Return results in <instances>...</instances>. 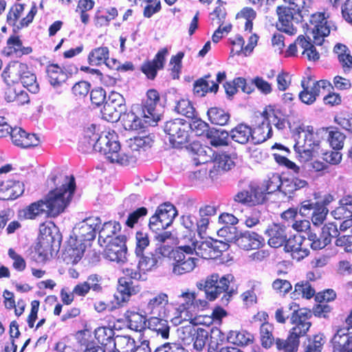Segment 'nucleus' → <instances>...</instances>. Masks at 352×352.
Here are the masks:
<instances>
[{"mask_svg":"<svg viewBox=\"0 0 352 352\" xmlns=\"http://www.w3.org/2000/svg\"><path fill=\"white\" fill-rule=\"evenodd\" d=\"M78 150L82 153L91 151L99 152L111 163L128 165L133 161L121 151V146L115 132L96 133V126L91 124L84 131L83 138L78 143Z\"/></svg>","mask_w":352,"mask_h":352,"instance_id":"f257e3e1","label":"nucleus"},{"mask_svg":"<svg viewBox=\"0 0 352 352\" xmlns=\"http://www.w3.org/2000/svg\"><path fill=\"white\" fill-rule=\"evenodd\" d=\"M76 188L73 176L65 177V182L60 188L50 191L44 199L32 203L21 210V219H34L37 217L47 214L56 217L62 212L71 201Z\"/></svg>","mask_w":352,"mask_h":352,"instance_id":"f03ea898","label":"nucleus"},{"mask_svg":"<svg viewBox=\"0 0 352 352\" xmlns=\"http://www.w3.org/2000/svg\"><path fill=\"white\" fill-rule=\"evenodd\" d=\"M304 28L308 40L300 35L297 38V43L303 49L302 54L306 55L309 60L316 61L320 58V54L311 41L312 38L315 45H320L324 41V38L329 34L330 28L327 25L324 14H311L309 22L305 23Z\"/></svg>","mask_w":352,"mask_h":352,"instance_id":"7ed1b4c3","label":"nucleus"},{"mask_svg":"<svg viewBox=\"0 0 352 352\" xmlns=\"http://www.w3.org/2000/svg\"><path fill=\"white\" fill-rule=\"evenodd\" d=\"M287 3L288 6H278L276 12L278 16V21L276 23L278 30L285 32L288 35H294L296 33V28L294 25L295 23H304L308 21L311 14L310 10L312 8V0H302V4H300V0H283Z\"/></svg>","mask_w":352,"mask_h":352,"instance_id":"20e7f679","label":"nucleus"},{"mask_svg":"<svg viewBox=\"0 0 352 352\" xmlns=\"http://www.w3.org/2000/svg\"><path fill=\"white\" fill-rule=\"evenodd\" d=\"M101 220L98 217H89L76 224L73 236L68 241L67 252L75 260H80L87 248V243L93 241L99 229Z\"/></svg>","mask_w":352,"mask_h":352,"instance_id":"39448f33","label":"nucleus"},{"mask_svg":"<svg viewBox=\"0 0 352 352\" xmlns=\"http://www.w3.org/2000/svg\"><path fill=\"white\" fill-rule=\"evenodd\" d=\"M233 280L234 276L230 274L220 276L214 273L197 282V287L205 292L206 298L210 301L214 300L223 294L220 300L221 304L227 305L232 296L237 293V288L233 285Z\"/></svg>","mask_w":352,"mask_h":352,"instance_id":"423d86ee","label":"nucleus"},{"mask_svg":"<svg viewBox=\"0 0 352 352\" xmlns=\"http://www.w3.org/2000/svg\"><path fill=\"white\" fill-rule=\"evenodd\" d=\"M311 316V311L307 309H294L290 320L295 326L292 329L287 340L277 338V349L285 352H296L299 345V338L305 335L311 327V322L308 321Z\"/></svg>","mask_w":352,"mask_h":352,"instance_id":"0eeeda50","label":"nucleus"},{"mask_svg":"<svg viewBox=\"0 0 352 352\" xmlns=\"http://www.w3.org/2000/svg\"><path fill=\"white\" fill-rule=\"evenodd\" d=\"M170 253V247L164 245L156 248L154 251L142 253L140 255H135L138 258L137 270L132 268L126 269V274L132 279L144 280L146 272L157 269L161 263L163 257Z\"/></svg>","mask_w":352,"mask_h":352,"instance_id":"6e6552de","label":"nucleus"},{"mask_svg":"<svg viewBox=\"0 0 352 352\" xmlns=\"http://www.w3.org/2000/svg\"><path fill=\"white\" fill-rule=\"evenodd\" d=\"M294 150L302 162L311 160L320 148V141L317 135L314 133L312 126H308L307 129L298 127L294 134Z\"/></svg>","mask_w":352,"mask_h":352,"instance_id":"1a4fd4ad","label":"nucleus"},{"mask_svg":"<svg viewBox=\"0 0 352 352\" xmlns=\"http://www.w3.org/2000/svg\"><path fill=\"white\" fill-rule=\"evenodd\" d=\"M193 250L190 245H181L172 250V273L175 276H182L194 270L199 259L192 256Z\"/></svg>","mask_w":352,"mask_h":352,"instance_id":"9d476101","label":"nucleus"},{"mask_svg":"<svg viewBox=\"0 0 352 352\" xmlns=\"http://www.w3.org/2000/svg\"><path fill=\"white\" fill-rule=\"evenodd\" d=\"M102 118L111 122L121 120L126 130L136 131L145 126V123L133 111L124 112L120 109L104 102L101 110Z\"/></svg>","mask_w":352,"mask_h":352,"instance_id":"9b49d317","label":"nucleus"},{"mask_svg":"<svg viewBox=\"0 0 352 352\" xmlns=\"http://www.w3.org/2000/svg\"><path fill=\"white\" fill-rule=\"evenodd\" d=\"M164 131L168 135L169 142L173 147H181L189 142V122L183 119L176 118L167 121L164 126Z\"/></svg>","mask_w":352,"mask_h":352,"instance_id":"f8f14e48","label":"nucleus"},{"mask_svg":"<svg viewBox=\"0 0 352 352\" xmlns=\"http://www.w3.org/2000/svg\"><path fill=\"white\" fill-rule=\"evenodd\" d=\"M179 305L177 308L179 316L173 318L175 324H181L182 320H193L195 317L192 312L195 309L206 307L208 302L205 300H196L195 294L183 293L179 296Z\"/></svg>","mask_w":352,"mask_h":352,"instance_id":"ddd939ff","label":"nucleus"},{"mask_svg":"<svg viewBox=\"0 0 352 352\" xmlns=\"http://www.w3.org/2000/svg\"><path fill=\"white\" fill-rule=\"evenodd\" d=\"M24 9V4L15 3L12 6L7 14L6 22L10 26L12 27V31L14 34L19 32V31L23 28L28 27L32 22L37 12L36 5L35 3H33L26 16L21 19L18 22Z\"/></svg>","mask_w":352,"mask_h":352,"instance_id":"4468645a","label":"nucleus"},{"mask_svg":"<svg viewBox=\"0 0 352 352\" xmlns=\"http://www.w3.org/2000/svg\"><path fill=\"white\" fill-rule=\"evenodd\" d=\"M126 240V238L124 235H119L109 240L104 250V257L117 263H125L127 254Z\"/></svg>","mask_w":352,"mask_h":352,"instance_id":"2eb2a0df","label":"nucleus"},{"mask_svg":"<svg viewBox=\"0 0 352 352\" xmlns=\"http://www.w3.org/2000/svg\"><path fill=\"white\" fill-rule=\"evenodd\" d=\"M160 101V94L155 89H149L146 93V99L142 102V110L144 118L142 122L145 126L142 129L150 126H154L159 120V115L156 112V105Z\"/></svg>","mask_w":352,"mask_h":352,"instance_id":"dca6fc26","label":"nucleus"},{"mask_svg":"<svg viewBox=\"0 0 352 352\" xmlns=\"http://www.w3.org/2000/svg\"><path fill=\"white\" fill-rule=\"evenodd\" d=\"M234 200L237 203L250 206L261 204L265 201V193L263 188L250 184L248 188L238 192Z\"/></svg>","mask_w":352,"mask_h":352,"instance_id":"f3484780","label":"nucleus"},{"mask_svg":"<svg viewBox=\"0 0 352 352\" xmlns=\"http://www.w3.org/2000/svg\"><path fill=\"white\" fill-rule=\"evenodd\" d=\"M305 236L294 235L293 237L287 238L284 243V250L291 253L293 259L300 261L309 254V249L305 245Z\"/></svg>","mask_w":352,"mask_h":352,"instance_id":"a211bd4d","label":"nucleus"},{"mask_svg":"<svg viewBox=\"0 0 352 352\" xmlns=\"http://www.w3.org/2000/svg\"><path fill=\"white\" fill-rule=\"evenodd\" d=\"M234 244L244 250H256L264 245V239L252 231H240L237 239H235Z\"/></svg>","mask_w":352,"mask_h":352,"instance_id":"6ab92c4d","label":"nucleus"},{"mask_svg":"<svg viewBox=\"0 0 352 352\" xmlns=\"http://www.w3.org/2000/svg\"><path fill=\"white\" fill-rule=\"evenodd\" d=\"M333 352H347L352 350V329L340 328L332 338Z\"/></svg>","mask_w":352,"mask_h":352,"instance_id":"aec40b11","label":"nucleus"},{"mask_svg":"<svg viewBox=\"0 0 352 352\" xmlns=\"http://www.w3.org/2000/svg\"><path fill=\"white\" fill-rule=\"evenodd\" d=\"M28 67L26 64L19 61L10 62L4 69L1 74L2 78L8 85L17 83L23 76Z\"/></svg>","mask_w":352,"mask_h":352,"instance_id":"412c9836","label":"nucleus"},{"mask_svg":"<svg viewBox=\"0 0 352 352\" xmlns=\"http://www.w3.org/2000/svg\"><path fill=\"white\" fill-rule=\"evenodd\" d=\"M10 137L13 144L21 148L36 146L40 142L36 134L28 133L20 127H14Z\"/></svg>","mask_w":352,"mask_h":352,"instance_id":"4be33fe9","label":"nucleus"},{"mask_svg":"<svg viewBox=\"0 0 352 352\" xmlns=\"http://www.w3.org/2000/svg\"><path fill=\"white\" fill-rule=\"evenodd\" d=\"M167 303L168 296L162 293L150 298L146 304L143 305L142 309L146 315L162 316Z\"/></svg>","mask_w":352,"mask_h":352,"instance_id":"5701e85b","label":"nucleus"},{"mask_svg":"<svg viewBox=\"0 0 352 352\" xmlns=\"http://www.w3.org/2000/svg\"><path fill=\"white\" fill-rule=\"evenodd\" d=\"M59 236H54L52 232L48 230V234H45V236H42L39 241V246L36 248V252L38 254V258L44 261L47 259L52 251L54 248H58L60 245Z\"/></svg>","mask_w":352,"mask_h":352,"instance_id":"b1692460","label":"nucleus"},{"mask_svg":"<svg viewBox=\"0 0 352 352\" xmlns=\"http://www.w3.org/2000/svg\"><path fill=\"white\" fill-rule=\"evenodd\" d=\"M46 73L50 85L54 87L60 86L69 77L67 70L57 64L48 65L46 67Z\"/></svg>","mask_w":352,"mask_h":352,"instance_id":"393cba45","label":"nucleus"},{"mask_svg":"<svg viewBox=\"0 0 352 352\" xmlns=\"http://www.w3.org/2000/svg\"><path fill=\"white\" fill-rule=\"evenodd\" d=\"M268 236V244L270 246L278 248L284 245L287 239V234L285 228L278 224H274L269 227L266 231Z\"/></svg>","mask_w":352,"mask_h":352,"instance_id":"a878e982","label":"nucleus"},{"mask_svg":"<svg viewBox=\"0 0 352 352\" xmlns=\"http://www.w3.org/2000/svg\"><path fill=\"white\" fill-rule=\"evenodd\" d=\"M210 75H206L204 77L197 80L193 85L194 94L198 97L204 96L208 92L216 93L219 89V85L213 80L208 79Z\"/></svg>","mask_w":352,"mask_h":352,"instance_id":"bb28decb","label":"nucleus"},{"mask_svg":"<svg viewBox=\"0 0 352 352\" xmlns=\"http://www.w3.org/2000/svg\"><path fill=\"white\" fill-rule=\"evenodd\" d=\"M252 144H261L272 137V129L266 118L263 117V120L257 127L252 129Z\"/></svg>","mask_w":352,"mask_h":352,"instance_id":"cd10ccee","label":"nucleus"},{"mask_svg":"<svg viewBox=\"0 0 352 352\" xmlns=\"http://www.w3.org/2000/svg\"><path fill=\"white\" fill-rule=\"evenodd\" d=\"M252 128L244 124H238L230 131V138L241 144H252Z\"/></svg>","mask_w":352,"mask_h":352,"instance_id":"c85d7f7f","label":"nucleus"},{"mask_svg":"<svg viewBox=\"0 0 352 352\" xmlns=\"http://www.w3.org/2000/svg\"><path fill=\"white\" fill-rule=\"evenodd\" d=\"M206 138L214 147L226 146L230 142V133L221 129L211 128L206 133Z\"/></svg>","mask_w":352,"mask_h":352,"instance_id":"c756f323","label":"nucleus"},{"mask_svg":"<svg viewBox=\"0 0 352 352\" xmlns=\"http://www.w3.org/2000/svg\"><path fill=\"white\" fill-rule=\"evenodd\" d=\"M162 316H153L148 319L147 327L155 331L162 338L167 339L169 336L170 327L168 321L161 318Z\"/></svg>","mask_w":352,"mask_h":352,"instance_id":"7c9ffc66","label":"nucleus"},{"mask_svg":"<svg viewBox=\"0 0 352 352\" xmlns=\"http://www.w3.org/2000/svg\"><path fill=\"white\" fill-rule=\"evenodd\" d=\"M118 283V292L115 295L118 301L125 302L131 295L135 294L138 292L137 287L132 286V282L127 280L125 278H120Z\"/></svg>","mask_w":352,"mask_h":352,"instance_id":"2f4dec72","label":"nucleus"},{"mask_svg":"<svg viewBox=\"0 0 352 352\" xmlns=\"http://www.w3.org/2000/svg\"><path fill=\"white\" fill-rule=\"evenodd\" d=\"M191 148L194 152L192 159L195 164H204L212 160V150L210 148L204 147L199 144L193 143L191 146Z\"/></svg>","mask_w":352,"mask_h":352,"instance_id":"473e14b6","label":"nucleus"},{"mask_svg":"<svg viewBox=\"0 0 352 352\" xmlns=\"http://www.w3.org/2000/svg\"><path fill=\"white\" fill-rule=\"evenodd\" d=\"M155 214L159 216L170 226L177 215V210L172 204L165 202L157 208Z\"/></svg>","mask_w":352,"mask_h":352,"instance_id":"72a5a7b5","label":"nucleus"},{"mask_svg":"<svg viewBox=\"0 0 352 352\" xmlns=\"http://www.w3.org/2000/svg\"><path fill=\"white\" fill-rule=\"evenodd\" d=\"M121 226L116 221L105 222L100 230L98 229L99 239L98 241L104 243H108L109 240L113 239V235L120 231Z\"/></svg>","mask_w":352,"mask_h":352,"instance_id":"f704fd0d","label":"nucleus"},{"mask_svg":"<svg viewBox=\"0 0 352 352\" xmlns=\"http://www.w3.org/2000/svg\"><path fill=\"white\" fill-rule=\"evenodd\" d=\"M129 327L135 331H142L147 327L148 320L142 314L134 311L126 313Z\"/></svg>","mask_w":352,"mask_h":352,"instance_id":"c9c22d12","label":"nucleus"},{"mask_svg":"<svg viewBox=\"0 0 352 352\" xmlns=\"http://www.w3.org/2000/svg\"><path fill=\"white\" fill-rule=\"evenodd\" d=\"M325 130L328 133L327 140L330 146L333 150L342 149L346 138L345 135L336 127H327Z\"/></svg>","mask_w":352,"mask_h":352,"instance_id":"e433bc0d","label":"nucleus"},{"mask_svg":"<svg viewBox=\"0 0 352 352\" xmlns=\"http://www.w3.org/2000/svg\"><path fill=\"white\" fill-rule=\"evenodd\" d=\"M109 51L107 47H98L93 49L88 55V62L91 65L98 66L108 59Z\"/></svg>","mask_w":352,"mask_h":352,"instance_id":"4c0bfd02","label":"nucleus"},{"mask_svg":"<svg viewBox=\"0 0 352 352\" xmlns=\"http://www.w3.org/2000/svg\"><path fill=\"white\" fill-rule=\"evenodd\" d=\"M209 120L212 124L223 126L230 119V115L223 109L211 107L207 111Z\"/></svg>","mask_w":352,"mask_h":352,"instance_id":"58836bf2","label":"nucleus"},{"mask_svg":"<svg viewBox=\"0 0 352 352\" xmlns=\"http://www.w3.org/2000/svg\"><path fill=\"white\" fill-rule=\"evenodd\" d=\"M153 143V136L150 134L146 135L143 132L142 135H138L131 138L129 146L132 151H139L141 148L146 150L148 148H151Z\"/></svg>","mask_w":352,"mask_h":352,"instance_id":"ea45409f","label":"nucleus"},{"mask_svg":"<svg viewBox=\"0 0 352 352\" xmlns=\"http://www.w3.org/2000/svg\"><path fill=\"white\" fill-rule=\"evenodd\" d=\"M305 236L306 239L305 247L310 245L314 250H321L329 244V241L327 238L323 239L321 234L320 236H318L316 233L311 230L306 232Z\"/></svg>","mask_w":352,"mask_h":352,"instance_id":"a19ab883","label":"nucleus"},{"mask_svg":"<svg viewBox=\"0 0 352 352\" xmlns=\"http://www.w3.org/2000/svg\"><path fill=\"white\" fill-rule=\"evenodd\" d=\"M225 340L226 336L219 328H212L208 343V352L219 351V346L224 343Z\"/></svg>","mask_w":352,"mask_h":352,"instance_id":"79ce46f5","label":"nucleus"},{"mask_svg":"<svg viewBox=\"0 0 352 352\" xmlns=\"http://www.w3.org/2000/svg\"><path fill=\"white\" fill-rule=\"evenodd\" d=\"M226 340L228 342L235 345H248L252 341V335L243 331H230L226 337Z\"/></svg>","mask_w":352,"mask_h":352,"instance_id":"37998d69","label":"nucleus"},{"mask_svg":"<svg viewBox=\"0 0 352 352\" xmlns=\"http://www.w3.org/2000/svg\"><path fill=\"white\" fill-rule=\"evenodd\" d=\"M292 294L294 298L302 296L310 299L315 295V290L308 281H300L295 285L294 291Z\"/></svg>","mask_w":352,"mask_h":352,"instance_id":"c03bdc74","label":"nucleus"},{"mask_svg":"<svg viewBox=\"0 0 352 352\" xmlns=\"http://www.w3.org/2000/svg\"><path fill=\"white\" fill-rule=\"evenodd\" d=\"M175 102V111L177 113L182 114L188 118L193 119L195 118V109L188 100L181 98L176 100Z\"/></svg>","mask_w":352,"mask_h":352,"instance_id":"a18cd8bd","label":"nucleus"},{"mask_svg":"<svg viewBox=\"0 0 352 352\" xmlns=\"http://www.w3.org/2000/svg\"><path fill=\"white\" fill-rule=\"evenodd\" d=\"M273 327L270 323H263L260 328L261 342L265 348H270L274 341L276 342L277 339H274L272 331Z\"/></svg>","mask_w":352,"mask_h":352,"instance_id":"49530a36","label":"nucleus"},{"mask_svg":"<svg viewBox=\"0 0 352 352\" xmlns=\"http://www.w3.org/2000/svg\"><path fill=\"white\" fill-rule=\"evenodd\" d=\"M214 164L217 171H227L234 166V161L230 155L223 153L216 155Z\"/></svg>","mask_w":352,"mask_h":352,"instance_id":"de8ad7c7","label":"nucleus"},{"mask_svg":"<svg viewBox=\"0 0 352 352\" xmlns=\"http://www.w3.org/2000/svg\"><path fill=\"white\" fill-rule=\"evenodd\" d=\"M135 344L134 339L129 336H116L112 345L115 348L118 346V351L120 349L123 352H128L134 350Z\"/></svg>","mask_w":352,"mask_h":352,"instance_id":"09e8293b","label":"nucleus"},{"mask_svg":"<svg viewBox=\"0 0 352 352\" xmlns=\"http://www.w3.org/2000/svg\"><path fill=\"white\" fill-rule=\"evenodd\" d=\"M8 195V199H15L24 192L23 184L19 181H8L3 185Z\"/></svg>","mask_w":352,"mask_h":352,"instance_id":"8fccbe9b","label":"nucleus"},{"mask_svg":"<svg viewBox=\"0 0 352 352\" xmlns=\"http://www.w3.org/2000/svg\"><path fill=\"white\" fill-rule=\"evenodd\" d=\"M189 323L186 325L180 327L177 331L179 337L185 344H190L194 340L197 329L192 324V320H188Z\"/></svg>","mask_w":352,"mask_h":352,"instance_id":"3c124183","label":"nucleus"},{"mask_svg":"<svg viewBox=\"0 0 352 352\" xmlns=\"http://www.w3.org/2000/svg\"><path fill=\"white\" fill-rule=\"evenodd\" d=\"M96 337L102 345H111L114 340V331L109 327H100L96 330Z\"/></svg>","mask_w":352,"mask_h":352,"instance_id":"603ef678","label":"nucleus"},{"mask_svg":"<svg viewBox=\"0 0 352 352\" xmlns=\"http://www.w3.org/2000/svg\"><path fill=\"white\" fill-rule=\"evenodd\" d=\"M19 82L32 94H36L39 91L36 76L30 72L28 68Z\"/></svg>","mask_w":352,"mask_h":352,"instance_id":"864d4df0","label":"nucleus"},{"mask_svg":"<svg viewBox=\"0 0 352 352\" xmlns=\"http://www.w3.org/2000/svg\"><path fill=\"white\" fill-rule=\"evenodd\" d=\"M283 180L278 174H273L267 181L265 188L263 189L265 193V199L267 194H272L277 190L281 191Z\"/></svg>","mask_w":352,"mask_h":352,"instance_id":"5fc2aeb1","label":"nucleus"},{"mask_svg":"<svg viewBox=\"0 0 352 352\" xmlns=\"http://www.w3.org/2000/svg\"><path fill=\"white\" fill-rule=\"evenodd\" d=\"M135 255H140L142 253L148 252L147 248L150 243L148 234L146 232H138L135 235Z\"/></svg>","mask_w":352,"mask_h":352,"instance_id":"6e6d98bb","label":"nucleus"},{"mask_svg":"<svg viewBox=\"0 0 352 352\" xmlns=\"http://www.w3.org/2000/svg\"><path fill=\"white\" fill-rule=\"evenodd\" d=\"M239 232L234 226H225L218 230L217 234L219 236L223 238L224 242L228 244V243H234Z\"/></svg>","mask_w":352,"mask_h":352,"instance_id":"4d7b16f0","label":"nucleus"},{"mask_svg":"<svg viewBox=\"0 0 352 352\" xmlns=\"http://www.w3.org/2000/svg\"><path fill=\"white\" fill-rule=\"evenodd\" d=\"M192 246L193 252H195L198 256L204 259L211 258V247L209 244V241L193 243Z\"/></svg>","mask_w":352,"mask_h":352,"instance_id":"13d9d810","label":"nucleus"},{"mask_svg":"<svg viewBox=\"0 0 352 352\" xmlns=\"http://www.w3.org/2000/svg\"><path fill=\"white\" fill-rule=\"evenodd\" d=\"M184 56L183 52H179L176 55L173 56L170 60L171 76L173 79H178L182 71V60Z\"/></svg>","mask_w":352,"mask_h":352,"instance_id":"bf43d9fd","label":"nucleus"},{"mask_svg":"<svg viewBox=\"0 0 352 352\" xmlns=\"http://www.w3.org/2000/svg\"><path fill=\"white\" fill-rule=\"evenodd\" d=\"M301 85L303 90L299 94V98L305 104H311L314 103L316 100V97L319 95L312 87H305L304 80L302 81Z\"/></svg>","mask_w":352,"mask_h":352,"instance_id":"052dcab7","label":"nucleus"},{"mask_svg":"<svg viewBox=\"0 0 352 352\" xmlns=\"http://www.w3.org/2000/svg\"><path fill=\"white\" fill-rule=\"evenodd\" d=\"M208 332L206 329L203 328H197V332L195 334L193 347L197 351H201L203 350L204 346H206V341L208 339Z\"/></svg>","mask_w":352,"mask_h":352,"instance_id":"680f3d73","label":"nucleus"},{"mask_svg":"<svg viewBox=\"0 0 352 352\" xmlns=\"http://www.w3.org/2000/svg\"><path fill=\"white\" fill-rule=\"evenodd\" d=\"M209 244L211 247V258L214 259L221 256L223 252L228 249V244L223 241L209 240Z\"/></svg>","mask_w":352,"mask_h":352,"instance_id":"e2e57ef3","label":"nucleus"},{"mask_svg":"<svg viewBox=\"0 0 352 352\" xmlns=\"http://www.w3.org/2000/svg\"><path fill=\"white\" fill-rule=\"evenodd\" d=\"M340 228H338V226L334 223H329L325 224L321 231V235L323 239H327L329 241V243L331 242L333 238L336 239L340 237Z\"/></svg>","mask_w":352,"mask_h":352,"instance_id":"0e129e2a","label":"nucleus"},{"mask_svg":"<svg viewBox=\"0 0 352 352\" xmlns=\"http://www.w3.org/2000/svg\"><path fill=\"white\" fill-rule=\"evenodd\" d=\"M332 217L338 220L352 217V210L338 201V206L331 212Z\"/></svg>","mask_w":352,"mask_h":352,"instance_id":"69168bd1","label":"nucleus"},{"mask_svg":"<svg viewBox=\"0 0 352 352\" xmlns=\"http://www.w3.org/2000/svg\"><path fill=\"white\" fill-rule=\"evenodd\" d=\"M189 125L190 131H194L198 136L202 135L204 133L206 134L210 129L208 123L201 119L196 118V117L193 118L191 122H189Z\"/></svg>","mask_w":352,"mask_h":352,"instance_id":"338daca9","label":"nucleus"},{"mask_svg":"<svg viewBox=\"0 0 352 352\" xmlns=\"http://www.w3.org/2000/svg\"><path fill=\"white\" fill-rule=\"evenodd\" d=\"M329 212V210L324 205H318L313 212L311 215V221L314 225L322 224L326 219V217Z\"/></svg>","mask_w":352,"mask_h":352,"instance_id":"774afa93","label":"nucleus"}]
</instances>
